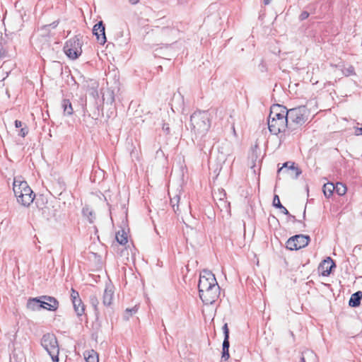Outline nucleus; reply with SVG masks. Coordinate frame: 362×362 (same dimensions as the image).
<instances>
[{
  "label": "nucleus",
  "mask_w": 362,
  "mask_h": 362,
  "mask_svg": "<svg viewBox=\"0 0 362 362\" xmlns=\"http://www.w3.org/2000/svg\"><path fill=\"white\" fill-rule=\"evenodd\" d=\"M191 131L194 134V139L199 151H203L205 146L201 144L203 136L206 135L211 127V114L208 111H196L190 117Z\"/></svg>",
  "instance_id": "obj_1"
},
{
  "label": "nucleus",
  "mask_w": 362,
  "mask_h": 362,
  "mask_svg": "<svg viewBox=\"0 0 362 362\" xmlns=\"http://www.w3.org/2000/svg\"><path fill=\"white\" fill-rule=\"evenodd\" d=\"M308 119V110L305 106L288 110V134H294Z\"/></svg>",
  "instance_id": "obj_2"
},
{
  "label": "nucleus",
  "mask_w": 362,
  "mask_h": 362,
  "mask_svg": "<svg viewBox=\"0 0 362 362\" xmlns=\"http://www.w3.org/2000/svg\"><path fill=\"white\" fill-rule=\"evenodd\" d=\"M13 190L18 203L24 206H28L33 203L35 194L28 186L26 181L21 178H14Z\"/></svg>",
  "instance_id": "obj_3"
},
{
  "label": "nucleus",
  "mask_w": 362,
  "mask_h": 362,
  "mask_svg": "<svg viewBox=\"0 0 362 362\" xmlns=\"http://www.w3.org/2000/svg\"><path fill=\"white\" fill-rule=\"evenodd\" d=\"M41 345L51 356L53 362H59V348L54 334H45L41 339Z\"/></svg>",
  "instance_id": "obj_4"
},
{
  "label": "nucleus",
  "mask_w": 362,
  "mask_h": 362,
  "mask_svg": "<svg viewBox=\"0 0 362 362\" xmlns=\"http://www.w3.org/2000/svg\"><path fill=\"white\" fill-rule=\"evenodd\" d=\"M81 39L82 36L77 35L66 42L64 52L69 59H76L81 54L83 44Z\"/></svg>",
  "instance_id": "obj_5"
},
{
  "label": "nucleus",
  "mask_w": 362,
  "mask_h": 362,
  "mask_svg": "<svg viewBox=\"0 0 362 362\" xmlns=\"http://www.w3.org/2000/svg\"><path fill=\"white\" fill-rule=\"evenodd\" d=\"M310 241V238L307 235H295L286 242V248L289 250H298L306 247Z\"/></svg>",
  "instance_id": "obj_6"
},
{
  "label": "nucleus",
  "mask_w": 362,
  "mask_h": 362,
  "mask_svg": "<svg viewBox=\"0 0 362 362\" xmlns=\"http://www.w3.org/2000/svg\"><path fill=\"white\" fill-rule=\"evenodd\" d=\"M268 127L270 132L274 135L279 133L288 134V120L287 118H280L279 119H268Z\"/></svg>",
  "instance_id": "obj_7"
},
{
  "label": "nucleus",
  "mask_w": 362,
  "mask_h": 362,
  "mask_svg": "<svg viewBox=\"0 0 362 362\" xmlns=\"http://www.w3.org/2000/svg\"><path fill=\"white\" fill-rule=\"evenodd\" d=\"M216 284L218 283L215 275L209 270H203L199 276L198 284L199 293L215 284L216 285Z\"/></svg>",
  "instance_id": "obj_8"
},
{
  "label": "nucleus",
  "mask_w": 362,
  "mask_h": 362,
  "mask_svg": "<svg viewBox=\"0 0 362 362\" xmlns=\"http://www.w3.org/2000/svg\"><path fill=\"white\" fill-rule=\"evenodd\" d=\"M219 294L220 287L218 284L199 293L202 300L207 305L214 303L218 298Z\"/></svg>",
  "instance_id": "obj_9"
},
{
  "label": "nucleus",
  "mask_w": 362,
  "mask_h": 362,
  "mask_svg": "<svg viewBox=\"0 0 362 362\" xmlns=\"http://www.w3.org/2000/svg\"><path fill=\"white\" fill-rule=\"evenodd\" d=\"M288 110L284 105L274 104L270 108V112L268 119H279L280 118H287Z\"/></svg>",
  "instance_id": "obj_10"
},
{
  "label": "nucleus",
  "mask_w": 362,
  "mask_h": 362,
  "mask_svg": "<svg viewBox=\"0 0 362 362\" xmlns=\"http://www.w3.org/2000/svg\"><path fill=\"white\" fill-rule=\"evenodd\" d=\"M40 306L42 309L49 311H55L59 308V301L52 296H41Z\"/></svg>",
  "instance_id": "obj_11"
},
{
  "label": "nucleus",
  "mask_w": 362,
  "mask_h": 362,
  "mask_svg": "<svg viewBox=\"0 0 362 362\" xmlns=\"http://www.w3.org/2000/svg\"><path fill=\"white\" fill-rule=\"evenodd\" d=\"M105 28L102 21L97 23L93 28V34L96 37L97 41L100 45H104L106 41Z\"/></svg>",
  "instance_id": "obj_12"
},
{
  "label": "nucleus",
  "mask_w": 362,
  "mask_h": 362,
  "mask_svg": "<svg viewBox=\"0 0 362 362\" xmlns=\"http://www.w3.org/2000/svg\"><path fill=\"white\" fill-rule=\"evenodd\" d=\"M334 267H336L335 262L331 257H328L320 264L318 270L322 276H328Z\"/></svg>",
  "instance_id": "obj_13"
},
{
  "label": "nucleus",
  "mask_w": 362,
  "mask_h": 362,
  "mask_svg": "<svg viewBox=\"0 0 362 362\" xmlns=\"http://www.w3.org/2000/svg\"><path fill=\"white\" fill-rule=\"evenodd\" d=\"M300 362H318V357L313 351L306 349L301 353Z\"/></svg>",
  "instance_id": "obj_14"
},
{
  "label": "nucleus",
  "mask_w": 362,
  "mask_h": 362,
  "mask_svg": "<svg viewBox=\"0 0 362 362\" xmlns=\"http://www.w3.org/2000/svg\"><path fill=\"white\" fill-rule=\"evenodd\" d=\"M114 296L113 286H107L103 296V303L105 306H110Z\"/></svg>",
  "instance_id": "obj_15"
},
{
  "label": "nucleus",
  "mask_w": 362,
  "mask_h": 362,
  "mask_svg": "<svg viewBox=\"0 0 362 362\" xmlns=\"http://www.w3.org/2000/svg\"><path fill=\"white\" fill-rule=\"evenodd\" d=\"M362 300V291H358L353 293L349 300V305L351 308H357L361 305Z\"/></svg>",
  "instance_id": "obj_16"
},
{
  "label": "nucleus",
  "mask_w": 362,
  "mask_h": 362,
  "mask_svg": "<svg viewBox=\"0 0 362 362\" xmlns=\"http://www.w3.org/2000/svg\"><path fill=\"white\" fill-rule=\"evenodd\" d=\"M40 296L36 298H30L28 299L27 302V308L28 309L32 311L40 310L42 309L40 305Z\"/></svg>",
  "instance_id": "obj_17"
},
{
  "label": "nucleus",
  "mask_w": 362,
  "mask_h": 362,
  "mask_svg": "<svg viewBox=\"0 0 362 362\" xmlns=\"http://www.w3.org/2000/svg\"><path fill=\"white\" fill-rule=\"evenodd\" d=\"M62 108L65 116H71L74 113V109L69 99H63L61 103Z\"/></svg>",
  "instance_id": "obj_18"
},
{
  "label": "nucleus",
  "mask_w": 362,
  "mask_h": 362,
  "mask_svg": "<svg viewBox=\"0 0 362 362\" xmlns=\"http://www.w3.org/2000/svg\"><path fill=\"white\" fill-rule=\"evenodd\" d=\"M229 347H230L229 337H224L223 344H222V356H221V358L223 361H226L230 357Z\"/></svg>",
  "instance_id": "obj_19"
},
{
  "label": "nucleus",
  "mask_w": 362,
  "mask_h": 362,
  "mask_svg": "<svg viewBox=\"0 0 362 362\" xmlns=\"http://www.w3.org/2000/svg\"><path fill=\"white\" fill-rule=\"evenodd\" d=\"M86 362H98V354L93 349L86 351L84 353Z\"/></svg>",
  "instance_id": "obj_20"
},
{
  "label": "nucleus",
  "mask_w": 362,
  "mask_h": 362,
  "mask_svg": "<svg viewBox=\"0 0 362 362\" xmlns=\"http://www.w3.org/2000/svg\"><path fill=\"white\" fill-rule=\"evenodd\" d=\"M226 193L224 190H223V197L219 198V204L217 203V205L219 208H221V211H228L230 209V203L226 200Z\"/></svg>",
  "instance_id": "obj_21"
},
{
  "label": "nucleus",
  "mask_w": 362,
  "mask_h": 362,
  "mask_svg": "<svg viewBox=\"0 0 362 362\" xmlns=\"http://www.w3.org/2000/svg\"><path fill=\"white\" fill-rule=\"evenodd\" d=\"M322 191L326 197H330L334 192V185L332 182L325 184L322 187Z\"/></svg>",
  "instance_id": "obj_22"
},
{
  "label": "nucleus",
  "mask_w": 362,
  "mask_h": 362,
  "mask_svg": "<svg viewBox=\"0 0 362 362\" xmlns=\"http://www.w3.org/2000/svg\"><path fill=\"white\" fill-rule=\"evenodd\" d=\"M77 301L78 302H76L75 304H73V306L77 316L80 317L84 313L85 305L83 303L81 299L77 300Z\"/></svg>",
  "instance_id": "obj_23"
},
{
  "label": "nucleus",
  "mask_w": 362,
  "mask_h": 362,
  "mask_svg": "<svg viewBox=\"0 0 362 362\" xmlns=\"http://www.w3.org/2000/svg\"><path fill=\"white\" fill-rule=\"evenodd\" d=\"M115 238L117 242L122 245H124L128 242L127 233L124 230L118 231L116 233Z\"/></svg>",
  "instance_id": "obj_24"
},
{
  "label": "nucleus",
  "mask_w": 362,
  "mask_h": 362,
  "mask_svg": "<svg viewBox=\"0 0 362 362\" xmlns=\"http://www.w3.org/2000/svg\"><path fill=\"white\" fill-rule=\"evenodd\" d=\"M41 211L43 217L47 220H49L54 215L52 209L49 206H45L44 207L41 208Z\"/></svg>",
  "instance_id": "obj_25"
},
{
  "label": "nucleus",
  "mask_w": 362,
  "mask_h": 362,
  "mask_svg": "<svg viewBox=\"0 0 362 362\" xmlns=\"http://www.w3.org/2000/svg\"><path fill=\"white\" fill-rule=\"evenodd\" d=\"M89 301L90 305L93 306L95 314L97 315L98 313V305L99 300L98 296L95 294L90 295L89 297Z\"/></svg>",
  "instance_id": "obj_26"
},
{
  "label": "nucleus",
  "mask_w": 362,
  "mask_h": 362,
  "mask_svg": "<svg viewBox=\"0 0 362 362\" xmlns=\"http://www.w3.org/2000/svg\"><path fill=\"white\" fill-rule=\"evenodd\" d=\"M334 192L338 195L342 196L346 194V187L341 182H337L336 185H334Z\"/></svg>",
  "instance_id": "obj_27"
},
{
  "label": "nucleus",
  "mask_w": 362,
  "mask_h": 362,
  "mask_svg": "<svg viewBox=\"0 0 362 362\" xmlns=\"http://www.w3.org/2000/svg\"><path fill=\"white\" fill-rule=\"evenodd\" d=\"M82 213L83 216H87L90 223H93L95 219V216L93 212L90 210L88 207L83 208L82 210Z\"/></svg>",
  "instance_id": "obj_28"
},
{
  "label": "nucleus",
  "mask_w": 362,
  "mask_h": 362,
  "mask_svg": "<svg viewBox=\"0 0 362 362\" xmlns=\"http://www.w3.org/2000/svg\"><path fill=\"white\" fill-rule=\"evenodd\" d=\"M206 135L203 136L200 141L203 146H205L204 150L202 151L204 153H206L207 151H210L212 146V144L209 140L206 139Z\"/></svg>",
  "instance_id": "obj_29"
},
{
  "label": "nucleus",
  "mask_w": 362,
  "mask_h": 362,
  "mask_svg": "<svg viewBox=\"0 0 362 362\" xmlns=\"http://www.w3.org/2000/svg\"><path fill=\"white\" fill-rule=\"evenodd\" d=\"M180 202V196L175 195L174 197L170 199V204L175 212L179 210L178 203Z\"/></svg>",
  "instance_id": "obj_30"
},
{
  "label": "nucleus",
  "mask_w": 362,
  "mask_h": 362,
  "mask_svg": "<svg viewBox=\"0 0 362 362\" xmlns=\"http://www.w3.org/2000/svg\"><path fill=\"white\" fill-rule=\"evenodd\" d=\"M138 310V308L137 306H134L132 308H127L126 310H125V315H124V318L126 320H128L129 318V317L132 316L134 314H135Z\"/></svg>",
  "instance_id": "obj_31"
},
{
  "label": "nucleus",
  "mask_w": 362,
  "mask_h": 362,
  "mask_svg": "<svg viewBox=\"0 0 362 362\" xmlns=\"http://www.w3.org/2000/svg\"><path fill=\"white\" fill-rule=\"evenodd\" d=\"M342 72H343L344 75L346 76H351V75H355V69H354V67L352 65H350V66H349L346 68H344L342 70Z\"/></svg>",
  "instance_id": "obj_32"
},
{
  "label": "nucleus",
  "mask_w": 362,
  "mask_h": 362,
  "mask_svg": "<svg viewBox=\"0 0 362 362\" xmlns=\"http://www.w3.org/2000/svg\"><path fill=\"white\" fill-rule=\"evenodd\" d=\"M71 299L73 304H75L76 302H78L77 300L81 299L78 292L73 288L71 290Z\"/></svg>",
  "instance_id": "obj_33"
},
{
  "label": "nucleus",
  "mask_w": 362,
  "mask_h": 362,
  "mask_svg": "<svg viewBox=\"0 0 362 362\" xmlns=\"http://www.w3.org/2000/svg\"><path fill=\"white\" fill-rule=\"evenodd\" d=\"M272 204L274 207L277 209H281L283 207V205L280 202L279 197L277 194H275L274 196Z\"/></svg>",
  "instance_id": "obj_34"
},
{
  "label": "nucleus",
  "mask_w": 362,
  "mask_h": 362,
  "mask_svg": "<svg viewBox=\"0 0 362 362\" xmlns=\"http://www.w3.org/2000/svg\"><path fill=\"white\" fill-rule=\"evenodd\" d=\"M58 24H59V21H55L52 22L50 24L42 25L40 28H39V30L40 31H43L44 30H46V29L49 28L51 27L52 28H57Z\"/></svg>",
  "instance_id": "obj_35"
},
{
  "label": "nucleus",
  "mask_w": 362,
  "mask_h": 362,
  "mask_svg": "<svg viewBox=\"0 0 362 362\" xmlns=\"http://www.w3.org/2000/svg\"><path fill=\"white\" fill-rule=\"evenodd\" d=\"M289 170L295 171L296 177L299 176L301 174V173H302V171L300 170V168H298V167L295 166V163L293 162H291L290 166L288 168V170Z\"/></svg>",
  "instance_id": "obj_36"
},
{
  "label": "nucleus",
  "mask_w": 362,
  "mask_h": 362,
  "mask_svg": "<svg viewBox=\"0 0 362 362\" xmlns=\"http://www.w3.org/2000/svg\"><path fill=\"white\" fill-rule=\"evenodd\" d=\"M7 55V51L4 47L2 42L0 41V61L5 58Z\"/></svg>",
  "instance_id": "obj_37"
},
{
  "label": "nucleus",
  "mask_w": 362,
  "mask_h": 362,
  "mask_svg": "<svg viewBox=\"0 0 362 362\" xmlns=\"http://www.w3.org/2000/svg\"><path fill=\"white\" fill-rule=\"evenodd\" d=\"M290 163H291V162L284 163L283 166L278 170V173L288 172V168L290 166Z\"/></svg>",
  "instance_id": "obj_38"
},
{
  "label": "nucleus",
  "mask_w": 362,
  "mask_h": 362,
  "mask_svg": "<svg viewBox=\"0 0 362 362\" xmlns=\"http://www.w3.org/2000/svg\"><path fill=\"white\" fill-rule=\"evenodd\" d=\"M310 16V13L306 11H303V12H301V13L300 14L299 16V20L300 21H304L305 19H307Z\"/></svg>",
  "instance_id": "obj_39"
},
{
  "label": "nucleus",
  "mask_w": 362,
  "mask_h": 362,
  "mask_svg": "<svg viewBox=\"0 0 362 362\" xmlns=\"http://www.w3.org/2000/svg\"><path fill=\"white\" fill-rule=\"evenodd\" d=\"M222 330L223 332L224 337H229V329L228 327V324L225 323L222 327Z\"/></svg>",
  "instance_id": "obj_40"
},
{
  "label": "nucleus",
  "mask_w": 362,
  "mask_h": 362,
  "mask_svg": "<svg viewBox=\"0 0 362 362\" xmlns=\"http://www.w3.org/2000/svg\"><path fill=\"white\" fill-rule=\"evenodd\" d=\"M107 94L109 95V98L107 99L108 101L110 103H112L114 101H115V98H114V93L112 90H107Z\"/></svg>",
  "instance_id": "obj_41"
},
{
  "label": "nucleus",
  "mask_w": 362,
  "mask_h": 362,
  "mask_svg": "<svg viewBox=\"0 0 362 362\" xmlns=\"http://www.w3.org/2000/svg\"><path fill=\"white\" fill-rule=\"evenodd\" d=\"M259 69L262 72H265L267 71V66H266L265 62L263 60H262V62L259 64Z\"/></svg>",
  "instance_id": "obj_42"
},
{
  "label": "nucleus",
  "mask_w": 362,
  "mask_h": 362,
  "mask_svg": "<svg viewBox=\"0 0 362 362\" xmlns=\"http://www.w3.org/2000/svg\"><path fill=\"white\" fill-rule=\"evenodd\" d=\"M162 129H163V131L166 134H170V127H169V124H168L164 123V124H163Z\"/></svg>",
  "instance_id": "obj_43"
},
{
  "label": "nucleus",
  "mask_w": 362,
  "mask_h": 362,
  "mask_svg": "<svg viewBox=\"0 0 362 362\" xmlns=\"http://www.w3.org/2000/svg\"><path fill=\"white\" fill-rule=\"evenodd\" d=\"M28 133L27 128H21L19 131V135L22 137H25Z\"/></svg>",
  "instance_id": "obj_44"
},
{
  "label": "nucleus",
  "mask_w": 362,
  "mask_h": 362,
  "mask_svg": "<svg viewBox=\"0 0 362 362\" xmlns=\"http://www.w3.org/2000/svg\"><path fill=\"white\" fill-rule=\"evenodd\" d=\"M279 209L281 210V213H283L284 214H285L286 216H291V214L289 213V211L284 206L281 209Z\"/></svg>",
  "instance_id": "obj_45"
},
{
  "label": "nucleus",
  "mask_w": 362,
  "mask_h": 362,
  "mask_svg": "<svg viewBox=\"0 0 362 362\" xmlns=\"http://www.w3.org/2000/svg\"><path fill=\"white\" fill-rule=\"evenodd\" d=\"M93 98H96L98 97V93L96 89H92V92L90 93Z\"/></svg>",
  "instance_id": "obj_46"
},
{
  "label": "nucleus",
  "mask_w": 362,
  "mask_h": 362,
  "mask_svg": "<svg viewBox=\"0 0 362 362\" xmlns=\"http://www.w3.org/2000/svg\"><path fill=\"white\" fill-rule=\"evenodd\" d=\"M288 217L293 221V222H301L299 220H297L295 217V216H293L291 214V216H288Z\"/></svg>",
  "instance_id": "obj_47"
},
{
  "label": "nucleus",
  "mask_w": 362,
  "mask_h": 362,
  "mask_svg": "<svg viewBox=\"0 0 362 362\" xmlns=\"http://www.w3.org/2000/svg\"><path fill=\"white\" fill-rule=\"evenodd\" d=\"M42 33L41 35L42 36H47L49 35V28H47L46 30H44L43 31H40Z\"/></svg>",
  "instance_id": "obj_48"
},
{
  "label": "nucleus",
  "mask_w": 362,
  "mask_h": 362,
  "mask_svg": "<svg viewBox=\"0 0 362 362\" xmlns=\"http://www.w3.org/2000/svg\"><path fill=\"white\" fill-rule=\"evenodd\" d=\"M355 134L356 135L358 136V135H362V127L361 128H356V131H355Z\"/></svg>",
  "instance_id": "obj_49"
},
{
  "label": "nucleus",
  "mask_w": 362,
  "mask_h": 362,
  "mask_svg": "<svg viewBox=\"0 0 362 362\" xmlns=\"http://www.w3.org/2000/svg\"><path fill=\"white\" fill-rule=\"evenodd\" d=\"M15 127L16 128H20L22 127V122L19 120H16L15 121Z\"/></svg>",
  "instance_id": "obj_50"
},
{
  "label": "nucleus",
  "mask_w": 362,
  "mask_h": 362,
  "mask_svg": "<svg viewBox=\"0 0 362 362\" xmlns=\"http://www.w3.org/2000/svg\"><path fill=\"white\" fill-rule=\"evenodd\" d=\"M129 1L132 4H137L139 0H129Z\"/></svg>",
  "instance_id": "obj_51"
},
{
  "label": "nucleus",
  "mask_w": 362,
  "mask_h": 362,
  "mask_svg": "<svg viewBox=\"0 0 362 362\" xmlns=\"http://www.w3.org/2000/svg\"><path fill=\"white\" fill-rule=\"evenodd\" d=\"M223 189H221V191H220V192H218V199H219L220 197H223Z\"/></svg>",
  "instance_id": "obj_52"
},
{
  "label": "nucleus",
  "mask_w": 362,
  "mask_h": 362,
  "mask_svg": "<svg viewBox=\"0 0 362 362\" xmlns=\"http://www.w3.org/2000/svg\"><path fill=\"white\" fill-rule=\"evenodd\" d=\"M263 1H264V4L265 5H268L271 2V0H263Z\"/></svg>",
  "instance_id": "obj_53"
},
{
  "label": "nucleus",
  "mask_w": 362,
  "mask_h": 362,
  "mask_svg": "<svg viewBox=\"0 0 362 362\" xmlns=\"http://www.w3.org/2000/svg\"><path fill=\"white\" fill-rule=\"evenodd\" d=\"M305 218V208L304 209V211H303V219Z\"/></svg>",
  "instance_id": "obj_54"
},
{
  "label": "nucleus",
  "mask_w": 362,
  "mask_h": 362,
  "mask_svg": "<svg viewBox=\"0 0 362 362\" xmlns=\"http://www.w3.org/2000/svg\"><path fill=\"white\" fill-rule=\"evenodd\" d=\"M169 30V28H163V32L167 31V30Z\"/></svg>",
  "instance_id": "obj_55"
},
{
  "label": "nucleus",
  "mask_w": 362,
  "mask_h": 362,
  "mask_svg": "<svg viewBox=\"0 0 362 362\" xmlns=\"http://www.w3.org/2000/svg\"><path fill=\"white\" fill-rule=\"evenodd\" d=\"M160 151L162 153V151L159 149L158 151H157L156 154H158Z\"/></svg>",
  "instance_id": "obj_56"
}]
</instances>
